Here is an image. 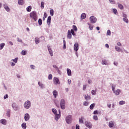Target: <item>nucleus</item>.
<instances>
[{
    "instance_id": "1",
    "label": "nucleus",
    "mask_w": 129,
    "mask_h": 129,
    "mask_svg": "<svg viewBox=\"0 0 129 129\" xmlns=\"http://www.w3.org/2000/svg\"><path fill=\"white\" fill-rule=\"evenodd\" d=\"M30 17L31 18V19H33L34 21H37V20H38L37 14H36L35 11H33L30 14Z\"/></svg>"
},
{
    "instance_id": "2",
    "label": "nucleus",
    "mask_w": 129,
    "mask_h": 129,
    "mask_svg": "<svg viewBox=\"0 0 129 129\" xmlns=\"http://www.w3.org/2000/svg\"><path fill=\"white\" fill-rule=\"evenodd\" d=\"M66 122L68 123V124H70V123L72 122V116H67L66 118Z\"/></svg>"
},
{
    "instance_id": "3",
    "label": "nucleus",
    "mask_w": 129,
    "mask_h": 129,
    "mask_svg": "<svg viewBox=\"0 0 129 129\" xmlns=\"http://www.w3.org/2000/svg\"><path fill=\"white\" fill-rule=\"evenodd\" d=\"M24 107L26 109H29L31 107V102L29 101H26L24 104Z\"/></svg>"
},
{
    "instance_id": "4",
    "label": "nucleus",
    "mask_w": 129,
    "mask_h": 129,
    "mask_svg": "<svg viewBox=\"0 0 129 129\" xmlns=\"http://www.w3.org/2000/svg\"><path fill=\"white\" fill-rule=\"evenodd\" d=\"M65 104H66L65 100L61 99L60 101V105L61 109H64L65 108Z\"/></svg>"
},
{
    "instance_id": "5",
    "label": "nucleus",
    "mask_w": 129,
    "mask_h": 129,
    "mask_svg": "<svg viewBox=\"0 0 129 129\" xmlns=\"http://www.w3.org/2000/svg\"><path fill=\"white\" fill-rule=\"evenodd\" d=\"M85 125L87 127H88V128H92V124L88 121H85Z\"/></svg>"
},
{
    "instance_id": "6",
    "label": "nucleus",
    "mask_w": 129,
    "mask_h": 129,
    "mask_svg": "<svg viewBox=\"0 0 129 129\" xmlns=\"http://www.w3.org/2000/svg\"><path fill=\"white\" fill-rule=\"evenodd\" d=\"M90 21L92 24H95V23H96L97 19L94 16H91L90 18Z\"/></svg>"
},
{
    "instance_id": "7",
    "label": "nucleus",
    "mask_w": 129,
    "mask_h": 129,
    "mask_svg": "<svg viewBox=\"0 0 129 129\" xmlns=\"http://www.w3.org/2000/svg\"><path fill=\"white\" fill-rule=\"evenodd\" d=\"M53 83L56 85H57V84H60V81L59 80V79H58L57 78L54 77L53 78Z\"/></svg>"
},
{
    "instance_id": "8",
    "label": "nucleus",
    "mask_w": 129,
    "mask_h": 129,
    "mask_svg": "<svg viewBox=\"0 0 129 129\" xmlns=\"http://www.w3.org/2000/svg\"><path fill=\"white\" fill-rule=\"evenodd\" d=\"M79 44L78 43H76L74 45V49L75 50V51H76V52H77V51H78V50L79 49Z\"/></svg>"
},
{
    "instance_id": "9",
    "label": "nucleus",
    "mask_w": 129,
    "mask_h": 129,
    "mask_svg": "<svg viewBox=\"0 0 129 129\" xmlns=\"http://www.w3.org/2000/svg\"><path fill=\"white\" fill-rule=\"evenodd\" d=\"M67 38L68 39H71L72 38V34H71L70 30L68 31Z\"/></svg>"
},
{
    "instance_id": "10",
    "label": "nucleus",
    "mask_w": 129,
    "mask_h": 129,
    "mask_svg": "<svg viewBox=\"0 0 129 129\" xmlns=\"http://www.w3.org/2000/svg\"><path fill=\"white\" fill-rule=\"evenodd\" d=\"M29 118H30V115L28 113L25 114V116L24 117L25 120H26V121H28Z\"/></svg>"
},
{
    "instance_id": "11",
    "label": "nucleus",
    "mask_w": 129,
    "mask_h": 129,
    "mask_svg": "<svg viewBox=\"0 0 129 129\" xmlns=\"http://www.w3.org/2000/svg\"><path fill=\"white\" fill-rule=\"evenodd\" d=\"M51 20H52V18L51 17V16H49L47 18V25H48L49 26V25L51 24Z\"/></svg>"
},
{
    "instance_id": "12",
    "label": "nucleus",
    "mask_w": 129,
    "mask_h": 129,
    "mask_svg": "<svg viewBox=\"0 0 129 129\" xmlns=\"http://www.w3.org/2000/svg\"><path fill=\"white\" fill-rule=\"evenodd\" d=\"M0 122L2 123V124H4L6 125L7 124V120L5 119H2L0 120Z\"/></svg>"
},
{
    "instance_id": "13",
    "label": "nucleus",
    "mask_w": 129,
    "mask_h": 129,
    "mask_svg": "<svg viewBox=\"0 0 129 129\" xmlns=\"http://www.w3.org/2000/svg\"><path fill=\"white\" fill-rule=\"evenodd\" d=\"M4 7L6 11H7V12H10L11 11L10 8H9V7L7 6L6 4L4 5Z\"/></svg>"
},
{
    "instance_id": "14",
    "label": "nucleus",
    "mask_w": 129,
    "mask_h": 129,
    "mask_svg": "<svg viewBox=\"0 0 129 129\" xmlns=\"http://www.w3.org/2000/svg\"><path fill=\"white\" fill-rule=\"evenodd\" d=\"M53 96L54 97V98H56L58 95V92H57V91L56 90H54L53 92Z\"/></svg>"
},
{
    "instance_id": "15",
    "label": "nucleus",
    "mask_w": 129,
    "mask_h": 129,
    "mask_svg": "<svg viewBox=\"0 0 129 129\" xmlns=\"http://www.w3.org/2000/svg\"><path fill=\"white\" fill-rule=\"evenodd\" d=\"M114 93L115 94V95H119V94H120V90L118 89L114 91Z\"/></svg>"
},
{
    "instance_id": "16",
    "label": "nucleus",
    "mask_w": 129,
    "mask_h": 129,
    "mask_svg": "<svg viewBox=\"0 0 129 129\" xmlns=\"http://www.w3.org/2000/svg\"><path fill=\"white\" fill-rule=\"evenodd\" d=\"M12 107L15 109V110H17L19 108L17 105L15 103L12 104Z\"/></svg>"
},
{
    "instance_id": "17",
    "label": "nucleus",
    "mask_w": 129,
    "mask_h": 129,
    "mask_svg": "<svg viewBox=\"0 0 129 129\" xmlns=\"http://www.w3.org/2000/svg\"><path fill=\"white\" fill-rule=\"evenodd\" d=\"M67 74L68 76H71V74H72V72H71V70L69 69H67Z\"/></svg>"
},
{
    "instance_id": "18",
    "label": "nucleus",
    "mask_w": 129,
    "mask_h": 129,
    "mask_svg": "<svg viewBox=\"0 0 129 129\" xmlns=\"http://www.w3.org/2000/svg\"><path fill=\"white\" fill-rule=\"evenodd\" d=\"M24 4V0H18V4H19L20 6H23Z\"/></svg>"
},
{
    "instance_id": "19",
    "label": "nucleus",
    "mask_w": 129,
    "mask_h": 129,
    "mask_svg": "<svg viewBox=\"0 0 129 129\" xmlns=\"http://www.w3.org/2000/svg\"><path fill=\"white\" fill-rule=\"evenodd\" d=\"M81 18L82 20L85 19V18H86V14L85 13L82 14Z\"/></svg>"
},
{
    "instance_id": "20",
    "label": "nucleus",
    "mask_w": 129,
    "mask_h": 129,
    "mask_svg": "<svg viewBox=\"0 0 129 129\" xmlns=\"http://www.w3.org/2000/svg\"><path fill=\"white\" fill-rule=\"evenodd\" d=\"M83 119H84V117L83 116L79 118L80 123H84Z\"/></svg>"
},
{
    "instance_id": "21",
    "label": "nucleus",
    "mask_w": 129,
    "mask_h": 129,
    "mask_svg": "<svg viewBox=\"0 0 129 129\" xmlns=\"http://www.w3.org/2000/svg\"><path fill=\"white\" fill-rule=\"evenodd\" d=\"M115 49L116 50V51H117V52H120V51H121V49H120V48H119V47L116 46L115 47Z\"/></svg>"
},
{
    "instance_id": "22",
    "label": "nucleus",
    "mask_w": 129,
    "mask_h": 129,
    "mask_svg": "<svg viewBox=\"0 0 129 129\" xmlns=\"http://www.w3.org/2000/svg\"><path fill=\"white\" fill-rule=\"evenodd\" d=\"M6 44L5 43H1L0 44V50H3L4 49V47H5Z\"/></svg>"
},
{
    "instance_id": "23",
    "label": "nucleus",
    "mask_w": 129,
    "mask_h": 129,
    "mask_svg": "<svg viewBox=\"0 0 129 129\" xmlns=\"http://www.w3.org/2000/svg\"><path fill=\"white\" fill-rule=\"evenodd\" d=\"M118 7L120 10H123V6L120 4H118Z\"/></svg>"
},
{
    "instance_id": "24",
    "label": "nucleus",
    "mask_w": 129,
    "mask_h": 129,
    "mask_svg": "<svg viewBox=\"0 0 129 129\" xmlns=\"http://www.w3.org/2000/svg\"><path fill=\"white\" fill-rule=\"evenodd\" d=\"M22 127L23 128V129H26L27 128V124H26V123H23L22 124Z\"/></svg>"
},
{
    "instance_id": "25",
    "label": "nucleus",
    "mask_w": 129,
    "mask_h": 129,
    "mask_svg": "<svg viewBox=\"0 0 129 129\" xmlns=\"http://www.w3.org/2000/svg\"><path fill=\"white\" fill-rule=\"evenodd\" d=\"M85 99H86V100H89V99H91V97L90 96L85 95Z\"/></svg>"
},
{
    "instance_id": "26",
    "label": "nucleus",
    "mask_w": 129,
    "mask_h": 129,
    "mask_svg": "<svg viewBox=\"0 0 129 129\" xmlns=\"http://www.w3.org/2000/svg\"><path fill=\"white\" fill-rule=\"evenodd\" d=\"M49 13L51 17H53L54 16V10L53 9L50 10Z\"/></svg>"
},
{
    "instance_id": "27",
    "label": "nucleus",
    "mask_w": 129,
    "mask_h": 129,
    "mask_svg": "<svg viewBox=\"0 0 129 129\" xmlns=\"http://www.w3.org/2000/svg\"><path fill=\"white\" fill-rule=\"evenodd\" d=\"M113 122H112V121H110L109 123V127H113Z\"/></svg>"
},
{
    "instance_id": "28",
    "label": "nucleus",
    "mask_w": 129,
    "mask_h": 129,
    "mask_svg": "<svg viewBox=\"0 0 129 129\" xmlns=\"http://www.w3.org/2000/svg\"><path fill=\"white\" fill-rule=\"evenodd\" d=\"M21 54L23 56H25V55H27V51L26 50H22L21 52Z\"/></svg>"
},
{
    "instance_id": "29",
    "label": "nucleus",
    "mask_w": 129,
    "mask_h": 129,
    "mask_svg": "<svg viewBox=\"0 0 129 129\" xmlns=\"http://www.w3.org/2000/svg\"><path fill=\"white\" fill-rule=\"evenodd\" d=\"M26 10L28 12H31V11H32V7L31 6H28L27 8H26Z\"/></svg>"
},
{
    "instance_id": "30",
    "label": "nucleus",
    "mask_w": 129,
    "mask_h": 129,
    "mask_svg": "<svg viewBox=\"0 0 129 129\" xmlns=\"http://www.w3.org/2000/svg\"><path fill=\"white\" fill-rule=\"evenodd\" d=\"M94 106H95V104L93 103L90 106V109L92 110L93 108H94Z\"/></svg>"
},
{
    "instance_id": "31",
    "label": "nucleus",
    "mask_w": 129,
    "mask_h": 129,
    "mask_svg": "<svg viewBox=\"0 0 129 129\" xmlns=\"http://www.w3.org/2000/svg\"><path fill=\"white\" fill-rule=\"evenodd\" d=\"M55 115L56 119H59V118H60V114H59L56 113L55 114Z\"/></svg>"
},
{
    "instance_id": "32",
    "label": "nucleus",
    "mask_w": 129,
    "mask_h": 129,
    "mask_svg": "<svg viewBox=\"0 0 129 129\" xmlns=\"http://www.w3.org/2000/svg\"><path fill=\"white\" fill-rule=\"evenodd\" d=\"M48 51L50 56H53V52L52 51V49H51L50 48H48Z\"/></svg>"
},
{
    "instance_id": "33",
    "label": "nucleus",
    "mask_w": 129,
    "mask_h": 129,
    "mask_svg": "<svg viewBox=\"0 0 129 129\" xmlns=\"http://www.w3.org/2000/svg\"><path fill=\"white\" fill-rule=\"evenodd\" d=\"M45 6V3L43 2H41V9H44Z\"/></svg>"
},
{
    "instance_id": "34",
    "label": "nucleus",
    "mask_w": 129,
    "mask_h": 129,
    "mask_svg": "<svg viewBox=\"0 0 129 129\" xmlns=\"http://www.w3.org/2000/svg\"><path fill=\"white\" fill-rule=\"evenodd\" d=\"M73 29L74 31L77 32V27H76L75 25L73 26Z\"/></svg>"
},
{
    "instance_id": "35",
    "label": "nucleus",
    "mask_w": 129,
    "mask_h": 129,
    "mask_svg": "<svg viewBox=\"0 0 129 129\" xmlns=\"http://www.w3.org/2000/svg\"><path fill=\"white\" fill-rule=\"evenodd\" d=\"M52 112L54 114H57V110L55 108H53L52 109Z\"/></svg>"
},
{
    "instance_id": "36",
    "label": "nucleus",
    "mask_w": 129,
    "mask_h": 129,
    "mask_svg": "<svg viewBox=\"0 0 129 129\" xmlns=\"http://www.w3.org/2000/svg\"><path fill=\"white\" fill-rule=\"evenodd\" d=\"M119 104H120V105H123V104H125V102L124 101H120L119 102Z\"/></svg>"
},
{
    "instance_id": "37",
    "label": "nucleus",
    "mask_w": 129,
    "mask_h": 129,
    "mask_svg": "<svg viewBox=\"0 0 129 129\" xmlns=\"http://www.w3.org/2000/svg\"><path fill=\"white\" fill-rule=\"evenodd\" d=\"M70 32H71V34H72L73 36H75L76 34L74 32V30L73 29H71Z\"/></svg>"
},
{
    "instance_id": "38",
    "label": "nucleus",
    "mask_w": 129,
    "mask_h": 129,
    "mask_svg": "<svg viewBox=\"0 0 129 129\" xmlns=\"http://www.w3.org/2000/svg\"><path fill=\"white\" fill-rule=\"evenodd\" d=\"M113 12L115 15H117V10L116 9H113Z\"/></svg>"
},
{
    "instance_id": "39",
    "label": "nucleus",
    "mask_w": 129,
    "mask_h": 129,
    "mask_svg": "<svg viewBox=\"0 0 129 129\" xmlns=\"http://www.w3.org/2000/svg\"><path fill=\"white\" fill-rule=\"evenodd\" d=\"M38 24L39 25V26H41L42 24V19H39L38 20Z\"/></svg>"
},
{
    "instance_id": "40",
    "label": "nucleus",
    "mask_w": 129,
    "mask_h": 129,
    "mask_svg": "<svg viewBox=\"0 0 129 129\" xmlns=\"http://www.w3.org/2000/svg\"><path fill=\"white\" fill-rule=\"evenodd\" d=\"M111 34V32H110V30H108L107 31V36H110V35Z\"/></svg>"
},
{
    "instance_id": "41",
    "label": "nucleus",
    "mask_w": 129,
    "mask_h": 129,
    "mask_svg": "<svg viewBox=\"0 0 129 129\" xmlns=\"http://www.w3.org/2000/svg\"><path fill=\"white\" fill-rule=\"evenodd\" d=\"M52 77H53V76L52 75V74L49 75V76H48L49 80H52Z\"/></svg>"
},
{
    "instance_id": "42",
    "label": "nucleus",
    "mask_w": 129,
    "mask_h": 129,
    "mask_svg": "<svg viewBox=\"0 0 129 129\" xmlns=\"http://www.w3.org/2000/svg\"><path fill=\"white\" fill-rule=\"evenodd\" d=\"M102 65H106V60H102Z\"/></svg>"
},
{
    "instance_id": "43",
    "label": "nucleus",
    "mask_w": 129,
    "mask_h": 129,
    "mask_svg": "<svg viewBox=\"0 0 129 129\" xmlns=\"http://www.w3.org/2000/svg\"><path fill=\"white\" fill-rule=\"evenodd\" d=\"M93 119H94V120H98V117L96 115H94L93 116Z\"/></svg>"
},
{
    "instance_id": "44",
    "label": "nucleus",
    "mask_w": 129,
    "mask_h": 129,
    "mask_svg": "<svg viewBox=\"0 0 129 129\" xmlns=\"http://www.w3.org/2000/svg\"><path fill=\"white\" fill-rule=\"evenodd\" d=\"M35 43L36 44H39L40 43V40L38 38H35Z\"/></svg>"
},
{
    "instance_id": "45",
    "label": "nucleus",
    "mask_w": 129,
    "mask_h": 129,
    "mask_svg": "<svg viewBox=\"0 0 129 129\" xmlns=\"http://www.w3.org/2000/svg\"><path fill=\"white\" fill-rule=\"evenodd\" d=\"M109 2H110V3L111 4H112L113 5H114V4H115V2H114V0H109Z\"/></svg>"
},
{
    "instance_id": "46",
    "label": "nucleus",
    "mask_w": 129,
    "mask_h": 129,
    "mask_svg": "<svg viewBox=\"0 0 129 129\" xmlns=\"http://www.w3.org/2000/svg\"><path fill=\"white\" fill-rule=\"evenodd\" d=\"M123 21L125 22V23H128V20L126 19V18H123Z\"/></svg>"
},
{
    "instance_id": "47",
    "label": "nucleus",
    "mask_w": 129,
    "mask_h": 129,
    "mask_svg": "<svg viewBox=\"0 0 129 129\" xmlns=\"http://www.w3.org/2000/svg\"><path fill=\"white\" fill-rule=\"evenodd\" d=\"M83 104L85 106H87L88 105V102L85 101Z\"/></svg>"
},
{
    "instance_id": "48",
    "label": "nucleus",
    "mask_w": 129,
    "mask_h": 129,
    "mask_svg": "<svg viewBox=\"0 0 129 129\" xmlns=\"http://www.w3.org/2000/svg\"><path fill=\"white\" fill-rule=\"evenodd\" d=\"M18 57L14 59H13V62H15V63H17L18 62Z\"/></svg>"
},
{
    "instance_id": "49",
    "label": "nucleus",
    "mask_w": 129,
    "mask_h": 129,
    "mask_svg": "<svg viewBox=\"0 0 129 129\" xmlns=\"http://www.w3.org/2000/svg\"><path fill=\"white\" fill-rule=\"evenodd\" d=\"M92 95H95V94H96V92L94 90H92Z\"/></svg>"
},
{
    "instance_id": "50",
    "label": "nucleus",
    "mask_w": 129,
    "mask_h": 129,
    "mask_svg": "<svg viewBox=\"0 0 129 129\" xmlns=\"http://www.w3.org/2000/svg\"><path fill=\"white\" fill-rule=\"evenodd\" d=\"M94 114H98V111L95 110L93 112Z\"/></svg>"
},
{
    "instance_id": "51",
    "label": "nucleus",
    "mask_w": 129,
    "mask_h": 129,
    "mask_svg": "<svg viewBox=\"0 0 129 129\" xmlns=\"http://www.w3.org/2000/svg\"><path fill=\"white\" fill-rule=\"evenodd\" d=\"M35 68H36V67H35V66H34V65L30 66V68H31L32 69H35Z\"/></svg>"
},
{
    "instance_id": "52",
    "label": "nucleus",
    "mask_w": 129,
    "mask_h": 129,
    "mask_svg": "<svg viewBox=\"0 0 129 129\" xmlns=\"http://www.w3.org/2000/svg\"><path fill=\"white\" fill-rule=\"evenodd\" d=\"M38 85H39V86L40 87H41L42 88H43V84H42L41 83L38 82Z\"/></svg>"
},
{
    "instance_id": "53",
    "label": "nucleus",
    "mask_w": 129,
    "mask_h": 129,
    "mask_svg": "<svg viewBox=\"0 0 129 129\" xmlns=\"http://www.w3.org/2000/svg\"><path fill=\"white\" fill-rule=\"evenodd\" d=\"M79 127H80V126H79V124H77V125H76V129H80Z\"/></svg>"
},
{
    "instance_id": "54",
    "label": "nucleus",
    "mask_w": 129,
    "mask_h": 129,
    "mask_svg": "<svg viewBox=\"0 0 129 129\" xmlns=\"http://www.w3.org/2000/svg\"><path fill=\"white\" fill-rule=\"evenodd\" d=\"M17 40L18 42H22V39H20V38H17Z\"/></svg>"
},
{
    "instance_id": "55",
    "label": "nucleus",
    "mask_w": 129,
    "mask_h": 129,
    "mask_svg": "<svg viewBox=\"0 0 129 129\" xmlns=\"http://www.w3.org/2000/svg\"><path fill=\"white\" fill-rule=\"evenodd\" d=\"M9 97V96L8 95V94H6L5 96H4V99H7V98H8Z\"/></svg>"
},
{
    "instance_id": "56",
    "label": "nucleus",
    "mask_w": 129,
    "mask_h": 129,
    "mask_svg": "<svg viewBox=\"0 0 129 129\" xmlns=\"http://www.w3.org/2000/svg\"><path fill=\"white\" fill-rule=\"evenodd\" d=\"M89 29L91 30V31H92L93 30V26H89Z\"/></svg>"
},
{
    "instance_id": "57",
    "label": "nucleus",
    "mask_w": 129,
    "mask_h": 129,
    "mask_svg": "<svg viewBox=\"0 0 129 129\" xmlns=\"http://www.w3.org/2000/svg\"><path fill=\"white\" fill-rule=\"evenodd\" d=\"M85 89H86V85H84L83 90H85Z\"/></svg>"
},
{
    "instance_id": "58",
    "label": "nucleus",
    "mask_w": 129,
    "mask_h": 129,
    "mask_svg": "<svg viewBox=\"0 0 129 129\" xmlns=\"http://www.w3.org/2000/svg\"><path fill=\"white\" fill-rule=\"evenodd\" d=\"M117 46H121V43H120V42H118L117 43Z\"/></svg>"
},
{
    "instance_id": "59",
    "label": "nucleus",
    "mask_w": 129,
    "mask_h": 129,
    "mask_svg": "<svg viewBox=\"0 0 129 129\" xmlns=\"http://www.w3.org/2000/svg\"><path fill=\"white\" fill-rule=\"evenodd\" d=\"M105 47L106 48H107V49H108V48H109V45H108V44H105Z\"/></svg>"
},
{
    "instance_id": "60",
    "label": "nucleus",
    "mask_w": 129,
    "mask_h": 129,
    "mask_svg": "<svg viewBox=\"0 0 129 129\" xmlns=\"http://www.w3.org/2000/svg\"><path fill=\"white\" fill-rule=\"evenodd\" d=\"M107 106L108 107H109V108H110L111 107V104H107Z\"/></svg>"
},
{
    "instance_id": "61",
    "label": "nucleus",
    "mask_w": 129,
    "mask_h": 129,
    "mask_svg": "<svg viewBox=\"0 0 129 129\" xmlns=\"http://www.w3.org/2000/svg\"><path fill=\"white\" fill-rule=\"evenodd\" d=\"M44 18H47V13H44Z\"/></svg>"
},
{
    "instance_id": "62",
    "label": "nucleus",
    "mask_w": 129,
    "mask_h": 129,
    "mask_svg": "<svg viewBox=\"0 0 129 129\" xmlns=\"http://www.w3.org/2000/svg\"><path fill=\"white\" fill-rule=\"evenodd\" d=\"M114 89H115V88H114V87H113V86H112V91L113 92H114Z\"/></svg>"
},
{
    "instance_id": "63",
    "label": "nucleus",
    "mask_w": 129,
    "mask_h": 129,
    "mask_svg": "<svg viewBox=\"0 0 129 129\" xmlns=\"http://www.w3.org/2000/svg\"><path fill=\"white\" fill-rule=\"evenodd\" d=\"M15 65H16V64L15 63L12 62L11 66H15Z\"/></svg>"
},
{
    "instance_id": "64",
    "label": "nucleus",
    "mask_w": 129,
    "mask_h": 129,
    "mask_svg": "<svg viewBox=\"0 0 129 129\" xmlns=\"http://www.w3.org/2000/svg\"><path fill=\"white\" fill-rule=\"evenodd\" d=\"M114 65H115V66H117V62H114Z\"/></svg>"
}]
</instances>
